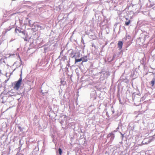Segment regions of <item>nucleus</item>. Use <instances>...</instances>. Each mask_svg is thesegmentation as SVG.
Returning a JSON list of instances; mask_svg holds the SVG:
<instances>
[{
    "label": "nucleus",
    "mask_w": 155,
    "mask_h": 155,
    "mask_svg": "<svg viewBox=\"0 0 155 155\" xmlns=\"http://www.w3.org/2000/svg\"><path fill=\"white\" fill-rule=\"evenodd\" d=\"M26 21H28V25L31 27L32 26V24H31V20H29L28 18H26Z\"/></svg>",
    "instance_id": "nucleus-20"
},
{
    "label": "nucleus",
    "mask_w": 155,
    "mask_h": 155,
    "mask_svg": "<svg viewBox=\"0 0 155 155\" xmlns=\"http://www.w3.org/2000/svg\"><path fill=\"white\" fill-rule=\"evenodd\" d=\"M82 59L81 58H75V63L76 64L77 63L82 61Z\"/></svg>",
    "instance_id": "nucleus-13"
},
{
    "label": "nucleus",
    "mask_w": 155,
    "mask_h": 155,
    "mask_svg": "<svg viewBox=\"0 0 155 155\" xmlns=\"http://www.w3.org/2000/svg\"><path fill=\"white\" fill-rule=\"evenodd\" d=\"M125 19L126 21H125V25L127 26L130 24L132 21L130 18L129 19L128 18H126Z\"/></svg>",
    "instance_id": "nucleus-8"
},
{
    "label": "nucleus",
    "mask_w": 155,
    "mask_h": 155,
    "mask_svg": "<svg viewBox=\"0 0 155 155\" xmlns=\"http://www.w3.org/2000/svg\"><path fill=\"white\" fill-rule=\"evenodd\" d=\"M37 26L38 28H40L41 29H44L45 28V26L43 25L41 26V25H37Z\"/></svg>",
    "instance_id": "nucleus-25"
},
{
    "label": "nucleus",
    "mask_w": 155,
    "mask_h": 155,
    "mask_svg": "<svg viewBox=\"0 0 155 155\" xmlns=\"http://www.w3.org/2000/svg\"><path fill=\"white\" fill-rule=\"evenodd\" d=\"M21 29H22L21 28L18 29L16 28L15 29V31L16 33L19 32L21 33L22 31H21Z\"/></svg>",
    "instance_id": "nucleus-19"
},
{
    "label": "nucleus",
    "mask_w": 155,
    "mask_h": 155,
    "mask_svg": "<svg viewBox=\"0 0 155 155\" xmlns=\"http://www.w3.org/2000/svg\"><path fill=\"white\" fill-rule=\"evenodd\" d=\"M48 112H54L52 110L51 107L50 106H48Z\"/></svg>",
    "instance_id": "nucleus-24"
},
{
    "label": "nucleus",
    "mask_w": 155,
    "mask_h": 155,
    "mask_svg": "<svg viewBox=\"0 0 155 155\" xmlns=\"http://www.w3.org/2000/svg\"><path fill=\"white\" fill-rule=\"evenodd\" d=\"M62 53V51H61V52L60 54H61Z\"/></svg>",
    "instance_id": "nucleus-51"
},
{
    "label": "nucleus",
    "mask_w": 155,
    "mask_h": 155,
    "mask_svg": "<svg viewBox=\"0 0 155 155\" xmlns=\"http://www.w3.org/2000/svg\"><path fill=\"white\" fill-rule=\"evenodd\" d=\"M81 43H82L83 45H84V47H85V45H84V39H83V38L82 37V38H81Z\"/></svg>",
    "instance_id": "nucleus-27"
},
{
    "label": "nucleus",
    "mask_w": 155,
    "mask_h": 155,
    "mask_svg": "<svg viewBox=\"0 0 155 155\" xmlns=\"http://www.w3.org/2000/svg\"><path fill=\"white\" fill-rule=\"evenodd\" d=\"M127 34H126L125 37L123 39V41H126L127 39Z\"/></svg>",
    "instance_id": "nucleus-31"
},
{
    "label": "nucleus",
    "mask_w": 155,
    "mask_h": 155,
    "mask_svg": "<svg viewBox=\"0 0 155 155\" xmlns=\"http://www.w3.org/2000/svg\"><path fill=\"white\" fill-rule=\"evenodd\" d=\"M149 37V36L148 35H145L144 34L142 33L140 34V36L137 38V41L140 40L141 41V40H143L144 41H145L146 38H148Z\"/></svg>",
    "instance_id": "nucleus-3"
},
{
    "label": "nucleus",
    "mask_w": 155,
    "mask_h": 155,
    "mask_svg": "<svg viewBox=\"0 0 155 155\" xmlns=\"http://www.w3.org/2000/svg\"><path fill=\"white\" fill-rule=\"evenodd\" d=\"M48 48L47 47H44V53H46V51L48 49Z\"/></svg>",
    "instance_id": "nucleus-32"
},
{
    "label": "nucleus",
    "mask_w": 155,
    "mask_h": 155,
    "mask_svg": "<svg viewBox=\"0 0 155 155\" xmlns=\"http://www.w3.org/2000/svg\"><path fill=\"white\" fill-rule=\"evenodd\" d=\"M119 129V127H118L116 129V130L117 131H118V130Z\"/></svg>",
    "instance_id": "nucleus-38"
},
{
    "label": "nucleus",
    "mask_w": 155,
    "mask_h": 155,
    "mask_svg": "<svg viewBox=\"0 0 155 155\" xmlns=\"http://www.w3.org/2000/svg\"><path fill=\"white\" fill-rule=\"evenodd\" d=\"M95 93V91H93L91 94L90 97L93 100L95 99L96 98V95Z\"/></svg>",
    "instance_id": "nucleus-9"
},
{
    "label": "nucleus",
    "mask_w": 155,
    "mask_h": 155,
    "mask_svg": "<svg viewBox=\"0 0 155 155\" xmlns=\"http://www.w3.org/2000/svg\"><path fill=\"white\" fill-rule=\"evenodd\" d=\"M45 45L44 46H43L42 47H44Z\"/></svg>",
    "instance_id": "nucleus-53"
},
{
    "label": "nucleus",
    "mask_w": 155,
    "mask_h": 155,
    "mask_svg": "<svg viewBox=\"0 0 155 155\" xmlns=\"http://www.w3.org/2000/svg\"><path fill=\"white\" fill-rule=\"evenodd\" d=\"M150 140V139H149V140ZM152 140H150V141H149V142H150Z\"/></svg>",
    "instance_id": "nucleus-46"
},
{
    "label": "nucleus",
    "mask_w": 155,
    "mask_h": 155,
    "mask_svg": "<svg viewBox=\"0 0 155 155\" xmlns=\"http://www.w3.org/2000/svg\"><path fill=\"white\" fill-rule=\"evenodd\" d=\"M130 38H131V37L130 35H127V38H128V39H130Z\"/></svg>",
    "instance_id": "nucleus-35"
},
{
    "label": "nucleus",
    "mask_w": 155,
    "mask_h": 155,
    "mask_svg": "<svg viewBox=\"0 0 155 155\" xmlns=\"http://www.w3.org/2000/svg\"><path fill=\"white\" fill-rule=\"evenodd\" d=\"M103 10H102V11H101V13H102H102H103Z\"/></svg>",
    "instance_id": "nucleus-47"
},
{
    "label": "nucleus",
    "mask_w": 155,
    "mask_h": 155,
    "mask_svg": "<svg viewBox=\"0 0 155 155\" xmlns=\"http://www.w3.org/2000/svg\"><path fill=\"white\" fill-rule=\"evenodd\" d=\"M41 93H42V95L43 96H46L47 94L48 93V91H45L43 92V90H41Z\"/></svg>",
    "instance_id": "nucleus-16"
},
{
    "label": "nucleus",
    "mask_w": 155,
    "mask_h": 155,
    "mask_svg": "<svg viewBox=\"0 0 155 155\" xmlns=\"http://www.w3.org/2000/svg\"><path fill=\"white\" fill-rule=\"evenodd\" d=\"M12 73H13V72H11V73H10V75H9V78H10V76H11L12 74Z\"/></svg>",
    "instance_id": "nucleus-39"
},
{
    "label": "nucleus",
    "mask_w": 155,
    "mask_h": 155,
    "mask_svg": "<svg viewBox=\"0 0 155 155\" xmlns=\"http://www.w3.org/2000/svg\"><path fill=\"white\" fill-rule=\"evenodd\" d=\"M61 84H63V85H64L66 83V82L64 81H61L60 82Z\"/></svg>",
    "instance_id": "nucleus-33"
},
{
    "label": "nucleus",
    "mask_w": 155,
    "mask_h": 155,
    "mask_svg": "<svg viewBox=\"0 0 155 155\" xmlns=\"http://www.w3.org/2000/svg\"><path fill=\"white\" fill-rule=\"evenodd\" d=\"M17 127L18 129L20 130L21 132H22L23 131L22 128L20 126H18Z\"/></svg>",
    "instance_id": "nucleus-26"
},
{
    "label": "nucleus",
    "mask_w": 155,
    "mask_h": 155,
    "mask_svg": "<svg viewBox=\"0 0 155 155\" xmlns=\"http://www.w3.org/2000/svg\"><path fill=\"white\" fill-rule=\"evenodd\" d=\"M62 117H60L59 119V120L60 123L61 124V125L62 126L63 124L64 123V121L65 120V118H66V117L65 116L64 117L63 119H62Z\"/></svg>",
    "instance_id": "nucleus-11"
},
{
    "label": "nucleus",
    "mask_w": 155,
    "mask_h": 155,
    "mask_svg": "<svg viewBox=\"0 0 155 155\" xmlns=\"http://www.w3.org/2000/svg\"><path fill=\"white\" fill-rule=\"evenodd\" d=\"M123 45V42L122 41H119L117 43V47L118 48V49L119 50H120L122 48Z\"/></svg>",
    "instance_id": "nucleus-10"
},
{
    "label": "nucleus",
    "mask_w": 155,
    "mask_h": 155,
    "mask_svg": "<svg viewBox=\"0 0 155 155\" xmlns=\"http://www.w3.org/2000/svg\"><path fill=\"white\" fill-rule=\"evenodd\" d=\"M15 40V39H11V40H10V42H11L12 41H13L14 40Z\"/></svg>",
    "instance_id": "nucleus-41"
},
{
    "label": "nucleus",
    "mask_w": 155,
    "mask_h": 155,
    "mask_svg": "<svg viewBox=\"0 0 155 155\" xmlns=\"http://www.w3.org/2000/svg\"><path fill=\"white\" fill-rule=\"evenodd\" d=\"M122 52V51H120L119 52H118V54H120Z\"/></svg>",
    "instance_id": "nucleus-40"
},
{
    "label": "nucleus",
    "mask_w": 155,
    "mask_h": 155,
    "mask_svg": "<svg viewBox=\"0 0 155 155\" xmlns=\"http://www.w3.org/2000/svg\"><path fill=\"white\" fill-rule=\"evenodd\" d=\"M71 76H70V78H71V80H71Z\"/></svg>",
    "instance_id": "nucleus-48"
},
{
    "label": "nucleus",
    "mask_w": 155,
    "mask_h": 155,
    "mask_svg": "<svg viewBox=\"0 0 155 155\" xmlns=\"http://www.w3.org/2000/svg\"><path fill=\"white\" fill-rule=\"evenodd\" d=\"M155 83V78H153L151 81H150V84L152 87L153 86Z\"/></svg>",
    "instance_id": "nucleus-17"
},
{
    "label": "nucleus",
    "mask_w": 155,
    "mask_h": 155,
    "mask_svg": "<svg viewBox=\"0 0 155 155\" xmlns=\"http://www.w3.org/2000/svg\"><path fill=\"white\" fill-rule=\"evenodd\" d=\"M58 152L60 155H61L63 151L62 149L61 148L59 147L58 149Z\"/></svg>",
    "instance_id": "nucleus-21"
},
{
    "label": "nucleus",
    "mask_w": 155,
    "mask_h": 155,
    "mask_svg": "<svg viewBox=\"0 0 155 155\" xmlns=\"http://www.w3.org/2000/svg\"><path fill=\"white\" fill-rule=\"evenodd\" d=\"M99 12H95L94 14L95 17V19H97V18H98V16H100V15L99 14Z\"/></svg>",
    "instance_id": "nucleus-23"
},
{
    "label": "nucleus",
    "mask_w": 155,
    "mask_h": 155,
    "mask_svg": "<svg viewBox=\"0 0 155 155\" xmlns=\"http://www.w3.org/2000/svg\"><path fill=\"white\" fill-rule=\"evenodd\" d=\"M103 18L102 17V19H101V21L99 24L100 26H104L107 25L108 23L109 20L107 18L106 16L103 15Z\"/></svg>",
    "instance_id": "nucleus-2"
},
{
    "label": "nucleus",
    "mask_w": 155,
    "mask_h": 155,
    "mask_svg": "<svg viewBox=\"0 0 155 155\" xmlns=\"http://www.w3.org/2000/svg\"><path fill=\"white\" fill-rule=\"evenodd\" d=\"M6 11V13H7V12H8V11Z\"/></svg>",
    "instance_id": "nucleus-52"
},
{
    "label": "nucleus",
    "mask_w": 155,
    "mask_h": 155,
    "mask_svg": "<svg viewBox=\"0 0 155 155\" xmlns=\"http://www.w3.org/2000/svg\"><path fill=\"white\" fill-rule=\"evenodd\" d=\"M141 63L143 65H145V62L144 60L143 59L140 61Z\"/></svg>",
    "instance_id": "nucleus-30"
},
{
    "label": "nucleus",
    "mask_w": 155,
    "mask_h": 155,
    "mask_svg": "<svg viewBox=\"0 0 155 155\" xmlns=\"http://www.w3.org/2000/svg\"><path fill=\"white\" fill-rule=\"evenodd\" d=\"M109 5L110 6V9L111 10H112L114 8L116 7L115 3L112 1H110L108 2Z\"/></svg>",
    "instance_id": "nucleus-6"
},
{
    "label": "nucleus",
    "mask_w": 155,
    "mask_h": 155,
    "mask_svg": "<svg viewBox=\"0 0 155 155\" xmlns=\"http://www.w3.org/2000/svg\"><path fill=\"white\" fill-rule=\"evenodd\" d=\"M106 115H108V113L107 112L106 113Z\"/></svg>",
    "instance_id": "nucleus-50"
},
{
    "label": "nucleus",
    "mask_w": 155,
    "mask_h": 155,
    "mask_svg": "<svg viewBox=\"0 0 155 155\" xmlns=\"http://www.w3.org/2000/svg\"><path fill=\"white\" fill-rule=\"evenodd\" d=\"M107 138H109L110 137V140L112 141L114 139V133H110V134H108L107 135Z\"/></svg>",
    "instance_id": "nucleus-7"
},
{
    "label": "nucleus",
    "mask_w": 155,
    "mask_h": 155,
    "mask_svg": "<svg viewBox=\"0 0 155 155\" xmlns=\"http://www.w3.org/2000/svg\"><path fill=\"white\" fill-rule=\"evenodd\" d=\"M81 54L79 52H75V58H79L80 57Z\"/></svg>",
    "instance_id": "nucleus-18"
},
{
    "label": "nucleus",
    "mask_w": 155,
    "mask_h": 155,
    "mask_svg": "<svg viewBox=\"0 0 155 155\" xmlns=\"http://www.w3.org/2000/svg\"><path fill=\"white\" fill-rule=\"evenodd\" d=\"M119 129V127H118L116 129V130L117 131H118V130Z\"/></svg>",
    "instance_id": "nucleus-37"
},
{
    "label": "nucleus",
    "mask_w": 155,
    "mask_h": 155,
    "mask_svg": "<svg viewBox=\"0 0 155 155\" xmlns=\"http://www.w3.org/2000/svg\"><path fill=\"white\" fill-rule=\"evenodd\" d=\"M116 57V54H114L113 55V56L112 58V59L110 61H113L114 59V58H115Z\"/></svg>",
    "instance_id": "nucleus-28"
},
{
    "label": "nucleus",
    "mask_w": 155,
    "mask_h": 155,
    "mask_svg": "<svg viewBox=\"0 0 155 155\" xmlns=\"http://www.w3.org/2000/svg\"><path fill=\"white\" fill-rule=\"evenodd\" d=\"M22 69H21V74L20 75V77L19 79L17 81H15L12 83V84H14V89L17 91L18 90L21 84L22 81Z\"/></svg>",
    "instance_id": "nucleus-1"
},
{
    "label": "nucleus",
    "mask_w": 155,
    "mask_h": 155,
    "mask_svg": "<svg viewBox=\"0 0 155 155\" xmlns=\"http://www.w3.org/2000/svg\"><path fill=\"white\" fill-rule=\"evenodd\" d=\"M94 20V18H93L92 20Z\"/></svg>",
    "instance_id": "nucleus-49"
},
{
    "label": "nucleus",
    "mask_w": 155,
    "mask_h": 155,
    "mask_svg": "<svg viewBox=\"0 0 155 155\" xmlns=\"http://www.w3.org/2000/svg\"><path fill=\"white\" fill-rule=\"evenodd\" d=\"M92 47H94V46H95V45H94V44H92Z\"/></svg>",
    "instance_id": "nucleus-43"
},
{
    "label": "nucleus",
    "mask_w": 155,
    "mask_h": 155,
    "mask_svg": "<svg viewBox=\"0 0 155 155\" xmlns=\"http://www.w3.org/2000/svg\"><path fill=\"white\" fill-rule=\"evenodd\" d=\"M22 35L23 36L22 38L24 39V40L25 41H28V35L27 32L25 30L22 31L21 33Z\"/></svg>",
    "instance_id": "nucleus-4"
},
{
    "label": "nucleus",
    "mask_w": 155,
    "mask_h": 155,
    "mask_svg": "<svg viewBox=\"0 0 155 155\" xmlns=\"http://www.w3.org/2000/svg\"><path fill=\"white\" fill-rule=\"evenodd\" d=\"M101 78H104V79L107 78L110 75L109 72L108 71H102L101 73Z\"/></svg>",
    "instance_id": "nucleus-5"
},
{
    "label": "nucleus",
    "mask_w": 155,
    "mask_h": 155,
    "mask_svg": "<svg viewBox=\"0 0 155 155\" xmlns=\"http://www.w3.org/2000/svg\"><path fill=\"white\" fill-rule=\"evenodd\" d=\"M149 2H150V7H152L153 6L155 5V2H151L150 0H149ZM155 8V6L153 8Z\"/></svg>",
    "instance_id": "nucleus-15"
},
{
    "label": "nucleus",
    "mask_w": 155,
    "mask_h": 155,
    "mask_svg": "<svg viewBox=\"0 0 155 155\" xmlns=\"http://www.w3.org/2000/svg\"><path fill=\"white\" fill-rule=\"evenodd\" d=\"M117 132V131L115 130H114L112 133H114V134H115V133Z\"/></svg>",
    "instance_id": "nucleus-36"
},
{
    "label": "nucleus",
    "mask_w": 155,
    "mask_h": 155,
    "mask_svg": "<svg viewBox=\"0 0 155 155\" xmlns=\"http://www.w3.org/2000/svg\"><path fill=\"white\" fill-rule=\"evenodd\" d=\"M102 17L100 16H98V18H97V19H96V20L97 21V23H98L99 24V23L101 21V19H102Z\"/></svg>",
    "instance_id": "nucleus-22"
},
{
    "label": "nucleus",
    "mask_w": 155,
    "mask_h": 155,
    "mask_svg": "<svg viewBox=\"0 0 155 155\" xmlns=\"http://www.w3.org/2000/svg\"><path fill=\"white\" fill-rule=\"evenodd\" d=\"M120 134L121 136V137L122 138V140L124 137V134H122V133H121V132H120Z\"/></svg>",
    "instance_id": "nucleus-34"
},
{
    "label": "nucleus",
    "mask_w": 155,
    "mask_h": 155,
    "mask_svg": "<svg viewBox=\"0 0 155 155\" xmlns=\"http://www.w3.org/2000/svg\"><path fill=\"white\" fill-rule=\"evenodd\" d=\"M9 78H8L7 80H5V82H7V81H8V80H9Z\"/></svg>",
    "instance_id": "nucleus-42"
},
{
    "label": "nucleus",
    "mask_w": 155,
    "mask_h": 155,
    "mask_svg": "<svg viewBox=\"0 0 155 155\" xmlns=\"http://www.w3.org/2000/svg\"><path fill=\"white\" fill-rule=\"evenodd\" d=\"M82 58V60L81 63L82 64L83 62H86L87 61V56H84L81 58Z\"/></svg>",
    "instance_id": "nucleus-12"
},
{
    "label": "nucleus",
    "mask_w": 155,
    "mask_h": 155,
    "mask_svg": "<svg viewBox=\"0 0 155 155\" xmlns=\"http://www.w3.org/2000/svg\"><path fill=\"white\" fill-rule=\"evenodd\" d=\"M8 74L7 73H6V77H8V75H7Z\"/></svg>",
    "instance_id": "nucleus-44"
},
{
    "label": "nucleus",
    "mask_w": 155,
    "mask_h": 155,
    "mask_svg": "<svg viewBox=\"0 0 155 155\" xmlns=\"http://www.w3.org/2000/svg\"><path fill=\"white\" fill-rule=\"evenodd\" d=\"M12 29V28H10L9 29L6 28L5 30V34L8 31Z\"/></svg>",
    "instance_id": "nucleus-29"
},
{
    "label": "nucleus",
    "mask_w": 155,
    "mask_h": 155,
    "mask_svg": "<svg viewBox=\"0 0 155 155\" xmlns=\"http://www.w3.org/2000/svg\"><path fill=\"white\" fill-rule=\"evenodd\" d=\"M66 58V56H65V57H64L63 58H64V59H65Z\"/></svg>",
    "instance_id": "nucleus-45"
},
{
    "label": "nucleus",
    "mask_w": 155,
    "mask_h": 155,
    "mask_svg": "<svg viewBox=\"0 0 155 155\" xmlns=\"http://www.w3.org/2000/svg\"><path fill=\"white\" fill-rule=\"evenodd\" d=\"M75 52L76 51H72L71 53V57L73 58H74L75 57Z\"/></svg>",
    "instance_id": "nucleus-14"
}]
</instances>
